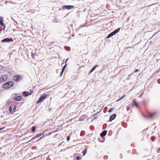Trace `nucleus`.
I'll list each match as a JSON object with an SVG mask.
<instances>
[{"label":"nucleus","instance_id":"nucleus-17","mask_svg":"<svg viewBox=\"0 0 160 160\" xmlns=\"http://www.w3.org/2000/svg\"><path fill=\"white\" fill-rule=\"evenodd\" d=\"M154 115L153 114H151V113H149L148 114V116H145V115H143L144 117L145 118H147V117H149V118H152L153 116Z\"/></svg>","mask_w":160,"mask_h":160},{"label":"nucleus","instance_id":"nucleus-28","mask_svg":"<svg viewBox=\"0 0 160 160\" xmlns=\"http://www.w3.org/2000/svg\"><path fill=\"white\" fill-rule=\"evenodd\" d=\"M84 116H82L79 119V120H82V119H84Z\"/></svg>","mask_w":160,"mask_h":160},{"label":"nucleus","instance_id":"nucleus-2","mask_svg":"<svg viewBox=\"0 0 160 160\" xmlns=\"http://www.w3.org/2000/svg\"><path fill=\"white\" fill-rule=\"evenodd\" d=\"M14 84L13 82L9 81L4 84L2 85V87L5 89H8L13 86Z\"/></svg>","mask_w":160,"mask_h":160},{"label":"nucleus","instance_id":"nucleus-45","mask_svg":"<svg viewBox=\"0 0 160 160\" xmlns=\"http://www.w3.org/2000/svg\"><path fill=\"white\" fill-rule=\"evenodd\" d=\"M52 132H49V135H51V134H52Z\"/></svg>","mask_w":160,"mask_h":160},{"label":"nucleus","instance_id":"nucleus-46","mask_svg":"<svg viewBox=\"0 0 160 160\" xmlns=\"http://www.w3.org/2000/svg\"><path fill=\"white\" fill-rule=\"evenodd\" d=\"M51 109H51V108H49V111H50V110H51Z\"/></svg>","mask_w":160,"mask_h":160},{"label":"nucleus","instance_id":"nucleus-5","mask_svg":"<svg viewBox=\"0 0 160 160\" xmlns=\"http://www.w3.org/2000/svg\"><path fill=\"white\" fill-rule=\"evenodd\" d=\"M74 7V6L67 5L62 6V8L64 10L66 9L70 10L73 8Z\"/></svg>","mask_w":160,"mask_h":160},{"label":"nucleus","instance_id":"nucleus-13","mask_svg":"<svg viewBox=\"0 0 160 160\" xmlns=\"http://www.w3.org/2000/svg\"><path fill=\"white\" fill-rule=\"evenodd\" d=\"M107 131V130L103 131L100 134V136L102 137H104L106 135Z\"/></svg>","mask_w":160,"mask_h":160},{"label":"nucleus","instance_id":"nucleus-25","mask_svg":"<svg viewBox=\"0 0 160 160\" xmlns=\"http://www.w3.org/2000/svg\"><path fill=\"white\" fill-rule=\"evenodd\" d=\"M113 110V108H110L108 111V112H111Z\"/></svg>","mask_w":160,"mask_h":160},{"label":"nucleus","instance_id":"nucleus-18","mask_svg":"<svg viewBox=\"0 0 160 160\" xmlns=\"http://www.w3.org/2000/svg\"><path fill=\"white\" fill-rule=\"evenodd\" d=\"M0 25L1 26L4 25V23L3 22V19L2 17L0 16Z\"/></svg>","mask_w":160,"mask_h":160},{"label":"nucleus","instance_id":"nucleus-30","mask_svg":"<svg viewBox=\"0 0 160 160\" xmlns=\"http://www.w3.org/2000/svg\"><path fill=\"white\" fill-rule=\"evenodd\" d=\"M2 26L3 27V28H2V30H5V27H6L5 25L4 24V25H3V26Z\"/></svg>","mask_w":160,"mask_h":160},{"label":"nucleus","instance_id":"nucleus-10","mask_svg":"<svg viewBox=\"0 0 160 160\" xmlns=\"http://www.w3.org/2000/svg\"><path fill=\"white\" fill-rule=\"evenodd\" d=\"M120 29V28H119L117 29H115L111 33L112 36L115 35L118 32Z\"/></svg>","mask_w":160,"mask_h":160},{"label":"nucleus","instance_id":"nucleus-38","mask_svg":"<svg viewBox=\"0 0 160 160\" xmlns=\"http://www.w3.org/2000/svg\"><path fill=\"white\" fill-rule=\"evenodd\" d=\"M57 132V130H55V131H52V133H54V132Z\"/></svg>","mask_w":160,"mask_h":160},{"label":"nucleus","instance_id":"nucleus-42","mask_svg":"<svg viewBox=\"0 0 160 160\" xmlns=\"http://www.w3.org/2000/svg\"><path fill=\"white\" fill-rule=\"evenodd\" d=\"M158 82L160 84V79L158 80Z\"/></svg>","mask_w":160,"mask_h":160},{"label":"nucleus","instance_id":"nucleus-15","mask_svg":"<svg viewBox=\"0 0 160 160\" xmlns=\"http://www.w3.org/2000/svg\"><path fill=\"white\" fill-rule=\"evenodd\" d=\"M133 104H132V107H133L134 106H136L137 107H138V103L136 102V101H135L134 99H133Z\"/></svg>","mask_w":160,"mask_h":160},{"label":"nucleus","instance_id":"nucleus-22","mask_svg":"<svg viewBox=\"0 0 160 160\" xmlns=\"http://www.w3.org/2000/svg\"><path fill=\"white\" fill-rule=\"evenodd\" d=\"M130 106H129V105L128 106L126 107L127 110L128 111L130 110Z\"/></svg>","mask_w":160,"mask_h":160},{"label":"nucleus","instance_id":"nucleus-27","mask_svg":"<svg viewBox=\"0 0 160 160\" xmlns=\"http://www.w3.org/2000/svg\"><path fill=\"white\" fill-rule=\"evenodd\" d=\"M67 63H66L64 66L62 68H64V69H65L67 66Z\"/></svg>","mask_w":160,"mask_h":160},{"label":"nucleus","instance_id":"nucleus-33","mask_svg":"<svg viewBox=\"0 0 160 160\" xmlns=\"http://www.w3.org/2000/svg\"><path fill=\"white\" fill-rule=\"evenodd\" d=\"M139 71V69H136L134 71V72H137Z\"/></svg>","mask_w":160,"mask_h":160},{"label":"nucleus","instance_id":"nucleus-37","mask_svg":"<svg viewBox=\"0 0 160 160\" xmlns=\"http://www.w3.org/2000/svg\"><path fill=\"white\" fill-rule=\"evenodd\" d=\"M64 70H65V69H64V68H62V70L61 72H63L64 71Z\"/></svg>","mask_w":160,"mask_h":160},{"label":"nucleus","instance_id":"nucleus-16","mask_svg":"<svg viewBox=\"0 0 160 160\" xmlns=\"http://www.w3.org/2000/svg\"><path fill=\"white\" fill-rule=\"evenodd\" d=\"M22 98L21 96H18L14 98V100L16 101H19L22 99Z\"/></svg>","mask_w":160,"mask_h":160},{"label":"nucleus","instance_id":"nucleus-39","mask_svg":"<svg viewBox=\"0 0 160 160\" xmlns=\"http://www.w3.org/2000/svg\"><path fill=\"white\" fill-rule=\"evenodd\" d=\"M84 151H86V152H87V148H85L84 150Z\"/></svg>","mask_w":160,"mask_h":160},{"label":"nucleus","instance_id":"nucleus-7","mask_svg":"<svg viewBox=\"0 0 160 160\" xmlns=\"http://www.w3.org/2000/svg\"><path fill=\"white\" fill-rule=\"evenodd\" d=\"M8 78V76L7 75H2L1 78H0V83L2 82H5Z\"/></svg>","mask_w":160,"mask_h":160},{"label":"nucleus","instance_id":"nucleus-29","mask_svg":"<svg viewBox=\"0 0 160 160\" xmlns=\"http://www.w3.org/2000/svg\"><path fill=\"white\" fill-rule=\"evenodd\" d=\"M67 141H69L70 139V136H68L67 138Z\"/></svg>","mask_w":160,"mask_h":160},{"label":"nucleus","instance_id":"nucleus-20","mask_svg":"<svg viewBox=\"0 0 160 160\" xmlns=\"http://www.w3.org/2000/svg\"><path fill=\"white\" fill-rule=\"evenodd\" d=\"M35 126H33L32 128V132H34L35 130Z\"/></svg>","mask_w":160,"mask_h":160},{"label":"nucleus","instance_id":"nucleus-11","mask_svg":"<svg viewBox=\"0 0 160 160\" xmlns=\"http://www.w3.org/2000/svg\"><path fill=\"white\" fill-rule=\"evenodd\" d=\"M120 29V28H119L117 29H115L111 33L112 36L115 35L118 32Z\"/></svg>","mask_w":160,"mask_h":160},{"label":"nucleus","instance_id":"nucleus-31","mask_svg":"<svg viewBox=\"0 0 160 160\" xmlns=\"http://www.w3.org/2000/svg\"><path fill=\"white\" fill-rule=\"evenodd\" d=\"M66 48V47H65V49L67 50V51H69V50H70V48H67V49Z\"/></svg>","mask_w":160,"mask_h":160},{"label":"nucleus","instance_id":"nucleus-36","mask_svg":"<svg viewBox=\"0 0 160 160\" xmlns=\"http://www.w3.org/2000/svg\"><path fill=\"white\" fill-rule=\"evenodd\" d=\"M69 59V58H68L66 60L65 62V64L66 63H67V62L68 61V60Z\"/></svg>","mask_w":160,"mask_h":160},{"label":"nucleus","instance_id":"nucleus-4","mask_svg":"<svg viewBox=\"0 0 160 160\" xmlns=\"http://www.w3.org/2000/svg\"><path fill=\"white\" fill-rule=\"evenodd\" d=\"M22 76L19 75H15L13 77L14 80L17 82H18L21 81L22 79Z\"/></svg>","mask_w":160,"mask_h":160},{"label":"nucleus","instance_id":"nucleus-19","mask_svg":"<svg viewBox=\"0 0 160 160\" xmlns=\"http://www.w3.org/2000/svg\"><path fill=\"white\" fill-rule=\"evenodd\" d=\"M126 96V95H123L122 97H121L120 98L118 99L117 100V102H118L120 101V100L122 99L124 97H125Z\"/></svg>","mask_w":160,"mask_h":160},{"label":"nucleus","instance_id":"nucleus-14","mask_svg":"<svg viewBox=\"0 0 160 160\" xmlns=\"http://www.w3.org/2000/svg\"><path fill=\"white\" fill-rule=\"evenodd\" d=\"M98 66V65H96L94 66L90 70V71L89 72V74H90Z\"/></svg>","mask_w":160,"mask_h":160},{"label":"nucleus","instance_id":"nucleus-40","mask_svg":"<svg viewBox=\"0 0 160 160\" xmlns=\"http://www.w3.org/2000/svg\"><path fill=\"white\" fill-rule=\"evenodd\" d=\"M31 56H32V57H34V54H33V53H32Z\"/></svg>","mask_w":160,"mask_h":160},{"label":"nucleus","instance_id":"nucleus-43","mask_svg":"<svg viewBox=\"0 0 160 160\" xmlns=\"http://www.w3.org/2000/svg\"><path fill=\"white\" fill-rule=\"evenodd\" d=\"M151 139H152V141H154V139H153V138H152H152H151Z\"/></svg>","mask_w":160,"mask_h":160},{"label":"nucleus","instance_id":"nucleus-6","mask_svg":"<svg viewBox=\"0 0 160 160\" xmlns=\"http://www.w3.org/2000/svg\"><path fill=\"white\" fill-rule=\"evenodd\" d=\"M16 106L14 105H11L9 108V111L10 113H13L15 111Z\"/></svg>","mask_w":160,"mask_h":160},{"label":"nucleus","instance_id":"nucleus-23","mask_svg":"<svg viewBox=\"0 0 160 160\" xmlns=\"http://www.w3.org/2000/svg\"><path fill=\"white\" fill-rule=\"evenodd\" d=\"M103 158L105 160H107L108 158V156L107 155L104 156L103 157Z\"/></svg>","mask_w":160,"mask_h":160},{"label":"nucleus","instance_id":"nucleus-49","mask_svg":"<svg viewBox=\"0 0 160 160\" xmlns=\"http://www.w3.org/2000/svg\"><path fill=\"white\" fill-rule=\"evenodd\" d=\"M159 150H160V148L158 149Z\"/></svg>","mask_w":160,"mask_h":160},{"label":"nucleus","instance_id":"nucleus-21","mask_svg":"<svg viewBox=\"0 0 160 160\" xmlns=\"http://www.w3.org/2000/svg\"><path fill=\"white\" fill-rule=\"evenodd\" d=\"M112 36L111 34V33L109 34L108 35V36L107 37V38H110V37H111Z\"/></svg>","mask_w":160,"mask_h":160},{"label":"nucleus","instance_id":"nucleus-9","mask_svg":"<svg viewBox=\"0 0 160 160\" xmlns=\"http://www.w3.org/2000/svg\"><path fill=\"white\" fill-rule=\"evenodd\" d=\"M33 91L32 90L30 91V92L24 91L22 92V95L24 96L27 97L29 95H31Z\"/></svg>","mask_w":160,"mask_h":160},{"label":"nucleus","instance_id":"nucleus-44","mask_svg":"<svg viewBox=\"0 0 160 160\" xmlns=\"http://www.w3.org/2000/svg\"><path fill=\"white\" fill-rule=\"evenodd\" d=\"M143 94V92H142V93H141V95H140V97H141V96H142V95Z\"/></svg>","mask_w":160,"mask_h":160},{"label":"nucleus","instance_id":"nucleus-8","mask_svg":"<svg viewBox=\"0 0 160 160\" xmlns=\"http://www.w3.org/2000/svg\"><path fill=\"white\" fill-rule=\"evenodd\" d=\"M13 40L11 38H6L2 40V42H13Z\"/></svg>","mask_w":160,"mask_h":160},{"label":"nucleus","instance_id":"nucleus-35","mask_svg":"<svg viewBox=\"0 0 160 160\" xmlns=\"http://www.w3.org/2000/svg\"><path fill=\"white\" fill-rule=\"evenodd\" d=\"M5 128V127H3L2 128H0V131L4 129Z\"/></svg>","mask_w":160,"mask_h":160},{"label":"nucleus","instance_id":"nucleus-24","mask_svg":"<svg viewBox=\"0 0 160 160\" xmlns=\"http://www.w3.org/2000/svg\"><path fill=\"white\" fill-rule=\"evenodd\" d=\"M86 151L83 150L82 152V153L83 154V156H84L86 154Z\"/></svg>","mask_w":160,"mask_h":160},{"label":"nucleus","instance_id":"nucleus-34","mask_svg":"<svg viewBox=\"0 0 160 160\" xmlns=\"http://www.w3.org/2000/svg\"><path fill=\"white\" fill-rule=\"evenodd\" d=\"M63 72H61V73H60V75L59 76L60 77H61L62 76Z\"/></svg>","mask_w":160,"mask_h":160},{"label":"nucleus","instance_id":"nucleus-12","mask_svg":"<svg viewBox=\"0 0 160 160\" xmlns=\"http://www.w3.org/2000/svg\"><path fill=\"white\" fill-rule=\"evenodd\" d=\"M116 114H113L111 115L109 118V121L111 122L113 120L116 118Z\"/></svg>","mask_w":160,"mask_h":160},{"label":"nucleus","instance_id":"nucleus-1","mask_svg":"<svg viewBox=\"0 0 160 160\" xmlns=\"http://www.w3.org/2000/svg\"><path fill=\"white\" fill-rule=\"evenodd\" d=\"M44 137V133H40L36 135L35 137H33L31 140H30L29 142H31L34 143L38 141L43 137Z\"/></svg>","mask_w":160,"mask_h":160},{"label":"nucleus","instance_id":"nucleus-41","mask_svg":"<svg viewBox=\"0 0 160 160\" xmlns=\"http://www.w3.org/2000/svg\"><path fill=\"white\" fill-rule=\"evenodd\" d=\"M133 72L132 73H131V74H130L128 76H131V75H132L133 74Z\"/></svg>","mask_w":160,"mask_h":160},{"label":"nucleus","instance_id":"nucleus-47","mask_svg":"<svg viewBox=\"0 0 160 160\" xmlns=\"http://www.w3.org/2000/svg\"><path fill=\"white\" fill-rule=\"evenodd\" d=\"M74 36V34H73L72 35V36Z\"/></svg>","mask_w":160,"mask_h":160},{"label":"nucleus","instance_id":"nucleus-26","mask_svg":"<svg viewBox=\"0 0 160 160\" xmlns=\"http://www.w3.org/2000/svg\"><path fill=\"white\" fill-rule=\"evenodd\" d=\"M80 159V157L79 156H77L76 157V159L77 160H79Z\"/></svg>","mask_w":160,"mask_h":160},{"label":"nucleus","instance_id":"nucleus-3","mask_svg":"<svg viewBox=\"0 0 160 160\" xmlns=\"http://www.w3.org/2000/svg\"><path fill=\"white\" fill-rule=\"evenodd\" d=\"M48 96V95L46 94H42L39 98L37 102V104H38L44 100Z\"/></svg>","mask_w":160,"mask_h":160},{"label":"nucleus","instance_id":"nucleus-48","mask_svg":"<svg viewBox=\"0 0 160 160\" xmlns=\"http://www.w3.org/2000/svg\"><path fill=\"white\" fill-rule=\"evenodd\" d=\"M99 112H98L97 113V114H98V113H99Z\"/></svg>","mask_w":160,"mask_h":160},{"label":"nucleus","instance_id":"nucleus-32","mask_svg":"<svg viewBox=\"0 0 160 160\" xmlns=\"http://www.w3.org/2000/svg\"><path fill=\"white\" fill-rule=\"evenodd\" d=\"M66 48V47H65V49L67 50V51H69V50H70V48H67V49Z\"/></svg>","mask_w":160,"mask_h":160}]
</instances>
